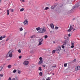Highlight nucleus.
<instances>
[{"label": "nucleus", "mask_w": 80, "mask_h": 80, "mask_svg": "<svg viewBox=\"0 0 80 80\" xmlns=\"http://www.w3.org/2000/svg\"><path fill=\"white\" fill-rule=\"evenodd\" d=\"M21 45H20V47H22V43H21Z\"/></svg>", "instance_id": "nucleus-45"}, {"label": "nucleus", "mask_w": 80, "mask_h": 80, "mask_svg": "<svg viewBox=\"0 0 80 80\" xmlns=\"http://www.w3.org/2000/svg\"><path fill=\"white\" fill-rule=\"evenodd\" d=\"M24 35H25L26 34H27V32H24Z\"/></svg>", "instance_id": "nucleus-52"}, {"label": "nucleus", "mask_w": 80, "mask_h": 80, "mask_svg": "<svg viewBox=\"0 0 80 80\" xmlns=\"http://www.w3.org/2000/svg\"><path fill=\"white\" fill-rule=\"evenodd\" d=\"M54 8V7H53V6H52L51 7V10H53V9Z\"/></svg>", "instance_id": "nucleus-33"}, {"label": "nucleus", "mask_w": 80, "mask_h": 80, "mask_svg": "<svg viewBox=\"0 0 80 80\" xmlns=\"http://www.w3.org/2000/svg\"><path fill=\"white\" fill-rule=\"evenodd\" d=\"M53 42L54 43H55V41H53Z\"/></svg>", "instance_id": "nucleus-58"}, {"label": "nucleus", "mask_w": 80, "mask_h": 80, "mask_svg": "<svg viewBox=\"0 0 80 80\" xmlns=\"http://www.w3.org/2000/svg\"><path fill=\"white\" fill-rule=\"evenodd\" d=\"M0 76H1V77H3V75L2 74H0Z\"/></svg>", "instance_id": "nucleus-44"}, {"label": "nucleus", "mask_w": 80, "mask_h": 80, "mask_svg": "<svg viewBox=\"0 0 80 80\" xmlns=\"http://www.w3.org/2000/svg\"><path fill=\"white\" fill-rule=\"evenodd\" d=\"M57 49L59 51L61 50V47H60V46H58V48Z\"/></svg>", "instance_id": "nucleus-18"}, {"label": "nucleus", "mask_w": 80, "mask_h": 80, "mask_svg": "<svg viewBox=\"0 0 80 80\" xmlns=\"http://www.w3.org/2000/svg\"><path fill=\"white\" fill-rule=\"evenodd\" d=\"M3 39V37L1 36L0 37V40H2Z\"/></svg>", "instance_id": "nucleus-30"}, {"label": "nucleus", "mask_w": 80, "mask_h": 80, "mask_svg": "<svg viewBox=\"0 0 80 80\" xmlns=\"http://www.w3.org/2000/svg\"><path fill=\"white\" fill-rule=\"evenodd\" d=\"M45 38H48V36L46 35L44 36Z\"/></svg>", "instance_id": "nucleus-27"}, {"label": "nucleus", "mask_w": 80, "mask_h": 80, "mask_svg": "<svg viewBox=\"0 0 80 80\" xmlns=\"http://www.w3.org/2000/svg\"><path fill=\"white\" fill-rule=\"evenodd\" d=\"M72 30L73 31H74V30H75L76 29L74 28H72Z\"/></svg>", "instance_id": "nucleus-48"}, {"label": "nucleus", "mask_w": 80, "mask_h": 80, "mask_svg": "<svg viewBox=\"0 0 80 80\" xmlns=\"http://www.w3.org/2000/svg\"><path fill=\"white\" fill-rule=\"evenodd\" d=\"M64 66L65 67H66L67 66V63H64Z\"/></svg>", "instance_id": "nucleus-23"}, {"label": "nucleus", "mask_w": 80, "mask_h": 80, "mask_svg": "<svg viewBox=\"0 0 80 80\" xmlns=\"http://www.w3.org/2000/svg\"><path fill=\"white\" fill-rule=\"evenodd\" d=\"M12 53H13V51L12 50H10L7 55L6 57H10V58H12V56H13Z\"/></svg>", "instance_id": "nucleus-1"}, {"label": "nucleus", "mask_w": 80, "mask_h": 80, "mask_svg": "<svg viewBox=\"0 0 80 80\" xmlns=\"http://www.w3.org/2000/svg\"><path fill=\"white\" fill-rule=\"evenodd\" d=\"M72 20H75V18H73Z\"/></svg>", "instance_id": "nucleus-51"}, {"label": "nucleus", "mask_w": 80, "mask_h": 80, "mask_svg": "<svg viewBox=\"0 0 80 80\" xmlns=\"http://www.w3.org/2000/svg\"><path fill=\"white\" fill-rule=\"evenodd\" d=\"M42 42H39V44H38V46H39L40 45H42Z\"/></svg>", "instance_id": "nucleus-21"}, {"label": "nucleus", "mask_w": 80, "mask_h": 80, "mask_svg": "<svg viewBox=\"0 0 80 80\" xmlns=\"http://www.w3.org/2000/svg\"><path fill=\"white\" fill-rule=\"evenodd\" d=\"M38 41L39 42H43V39H39L38 40Z\"/></svg>", "instance_id": "nucleus-13"}, {"label": "nucleus", "mask_w": 80, "mask_h": 80, "mask_svg": "<svg viewBox=\"0 0 80 80\" xmlns=\"http://www.w3.org/2000/svg\"><path fill=\"white\" fill-rule=\"evenodd\" d=\"M3 65H2L0 66V72L2 70V69H3Z\"/></svg>", "instance_id": "nucleus-14"}, {"label": "nucleus", "mask_w": 80, "mask_h": 80, "mask_svg": "<svg viewBox=\"0 0 80 80\" xmlns=\"http://www.w3.org/2000/svg\"><path fill=\"white\" fill-rule=\"evenodd\" d=\"M80 7L79 9H80V2L78 3V5H76L75 7L74 8L72 9H71V11L73 12V11L74 10L75 8V7Z\"/></svg>", "instance_id": "nucleus-3"}, {"label": "nucleus", "mask_w": 80, "mask_h": 80, "mask_svg": "<svg viewBox=\"0 0 80 80\" xmlns=\"http://www.w3.org/2000/svg\"><path fill=\"white\" fill-rule=\"evenodd\" d=\"M38 70H40V71H42V67H39Z\"/></svg>", "instance_id": "nucleus-22"}, {"label": "nucleus", "mask_w": 80, "mask_h": 80, "mask_svg": "<svg viewBox=\"0 0 80 80\" xmlns=\"http://www.w3.org/2000/svg\"><path fill=\"white\" fill-rule=\"evenodd\" d=\"M9 10H11V12H13V9H10Z\"/></svg>", "instance_id": "nucleus-31"}, {"label": "nucleus", "mask_w": 80, "mask_h": 80, "mask_svg": "<svg viewBox=\"0 0 80 80\" xmlns=\"http://www.w3.org/2000/svg\"><path fill=\"white\" fill-rule=\"evenodd\" d=\"M8 39H7L6 40V42H7V41H8Z\"/></svg>", "instance_id": "nucleus-56"}, {"label": "nucleus", "mask_w": 80, "mask_h": 80, "mask_svg": "<svg viewBox=\"0 0 80 80\" xmlns=\"http://www.w3.org/2000/svg\"><path fill=\"white\" fill-rule=\"evenodd\" d=\"M80 70V66H78L77 67H76L75 69V70L76 71H77V70Z\"/></svg>", "instance_id": "nucleus-9"}, {"label": "nucleus", "mask_w": 80, "mask_h": 80, "mask_svg": "<svg viewBox=\"0 0 80 80\" xmlns=\"http://www.w3.org/2000/svg\"><path fill=\"white\" fill-rule=\"evenodd\" d=\"M62 48H65V46H64L63 45H62Z\"/></svg>", "instance_id": "nucleus-41"}, {"label": "nucleus", "mask_w": 80, "mask_h": 80, "mask_svg": "<svg viewBox=\"0 0 80 80\" xmlns=\"http://www.w3.org/2000/svg\"><path fill=\"white\" fill-rule=\"evenodd\" d=\"M72 26H73V27H74V25H73Z\"/></svg>", "instance_id": "nucleus-62"}, {"label": "nucleus", "mask_w": 80, "mask_h": 80, "mask_svg": "<svg viewBox=\"0 0 80 80\" xmlns=\"http://www.w3.org/2000/svg\"><path fill=\"white\" fill-rule=\"evenodd\" d=\"M72 29H73V27L72 26H70L69 27V29L68 30V32H71V31H72Z\"/></svg>", "instance_id": "nucleus-7"}, {"label": "nucleus", "mask_w": 80, "mask_h": 80, "mask_svg": "<svg viewBox=\"0 0 80 80\" xmlns=\"http://www.w3.org/2000/svg\"><path fill=\"white\" fill-rule=\"evenodd\" d=\"M77 80H80V79H77Z\"/></svg>", "instance_id": "nucleus-61"}, {"label": "nucleus", "mask_w": 80, "mask_h": 80, "mask_svg": "<svg viewBox=\"0 0 80 80\" xmlns=\"http://www.w3.org/2000/svg\"><path fill=\"white\" fill-rule=\"evenodd\" d=\"M8 68H11L12 67V65H9L8 66Z\"/></svg>", "instance_id": "nucleus-19"}, {"label": "nucleus", "mask_w": 80, "mask_h": 80, "mask_svg": "<svg viewBox=\"0 0 80 80\" xmlns=\"http://www.w3.org/2000/svg\"><path fill=\"white\" fill-rule=\"evenodd\" d=\"M39 75L42 77V72H41L39 73Z\"/></svg>", "instance_id": "nucleus-28"}, {"label": "nucleus", "mask_w": 80, "mask_h": 80, "mask_svg": "<svg viewBox=\"0 0 80 80\" xmlns=\"http://www.w3.org/2000/svg\"><path fill=\"white\" fill-rule=\"evenodd\" d=\"M69 13V11H66L64 12V15H67L68 13Z\"/></svg>", "instance_id": "nucleus-10"}, {"label": "nucleus", "mask_w": 80, "mask_h": 80, "mask_svg": "<svg viewBox=\"0 0 80 80\" xmlns=\"http://www.w3.org/2000/svg\"><path fill=\"white\" fill-rule=\"evenodd\" d=\"M18 52H19V53H21V50H20V49H19L18 50Z\"/></svg>", "instance_id": "nucleus-39"}, {"label": "nucleus", "mask_w": 80, "mask_h": 80, "mask_svg": "<svg viewBox=\"0 0 80 80\" xmlns=\"http://www.w3.org/2000/svg\"><path fill=\"white\" fill-rule=\"evenodd\" d=\"M67 43H68V41L67 40H65L62 41V44L63 45H66Z\"/></svg>", "instance_id": "nucleus-5"}, {"label": "nucleus", "mask_w": 80, "mask_h": 80, "mask_svg": "<svg viewBox=\"0 0 80 80\" xmlns=\"http://www.w3.org/2000/svg\"><path fill=\"white\" fill-rule=\"evenodd\" d=\"M18 73L20 74V73H21V71H20V70H18Z\"/></svg>", "instance_id": "nucleus-35"}, {"label": "nucleus", "mask_w": 80, "mask_h": 80, "mask_svg": "<svg viewBox=\"0 0 80 80\" xmlns=\"http://www.w3.org/2000/svg\"><path fill=\"white\" fill-rule=\"evenodd\" d=\"M68 36L69 37H70V36H71V35H70V34H69L68 35Z\"/></svg>", "instance_id": "nucleus-47"}, {"label": "nucleus", "mask_w": 80, "mask_h": 80, "mask_svg": "<svg viewBox=\"0 0 80 80\" xmlns=\"http://www.w3.org/2000/svg\"><path fill=\"white\" fill-rule=\"evenodd\" d=\"M6 36H3V37H2V38H5Z\"/></svg>", "instance_id": "nucleus-49"}, {"label": "nucleus", "mask_w": 80, "mask_h": 80, "mask_svg": "<svg viewBox=\"0 0 80 80\" xmlns=\"http://www.w3.org/2000/svg\"><path fill=\"white\" fill-rule=\"evenodd\" d=\"M46 31V29L45 28H40V29L38 31L39 33H45Z\"/></svg>", "instance_id": "nucleus-2"}, {"label": "nucleus", "mask_w": 80, "mask_h": 80, "mask_svg": "<svg viewBox=\"0 0 80 80\" xmlns=\"http://www.w3.org/2000/svg\"><path fill=\"white\" fill-rule=\"evenodd\" d=\"M16 72H17V70L16 69H14L13 72V73H16Z\"/></svg>", "instance_id": "nucleus-25"}, {"label": "nucleus", "mask_w": 80, "mask_h": 80, "mask_svg": "<svg viewBox=\"0 0 80 80\" xmlns=\"http://www.w3.org/2000/svg\"><path fill=\"white\" fill-rule=\"evenodd\" d=\"M9 15V10L8 9L7 12V15Z\"/></svg>", "instance_id": "nucleus-20"}, {"label": "nucleus", "mask_w": 80, "mask_h": 80, "mask_svg": "<svg viewBox=\"0 0 80 80\" xmlns=\"http://www.w3.org/2000/svg\"><path fill=\"white\" fill-rule=\"evenodd\" d=\"M71 48H74V46L73 45H72L71 46Z\"/></svg>", "instance_id": "nucleus-43"}, {"label": "nucleus", "mask_w": 80, "mask_h": 80, "mask_svg": "<svg viewBox=\"0 0 80 80\" xmlns=\"http://www.w3.org/2000/svg\"><path fill=\"white\" fill-rule=\"evenodd\" d=\"M50 27L52 28H54V25L53 23H51L50 24Z\"/></svg>", "instance_id": "nucleus-12"}, {"label": "nucleus", "mask_w": 80, "mask_h": 80, "mask_svg": "<svg viewBox=\"0 0 80 80\" xmlns=\"http://www.w3.org/2000/svg\"><path fill=\"white\" fill-rule=\"evenodd\" d=\"M48 9H49V8H48V7H46L44 9V10H48Z\"/></svg>", "instance_id": "nucleus-26"}, {"label": "nucleus", "mask_w": 80, "mask_h": 80, "mask_svg": "<svg viewBox=\"0 0 80 80\" xmlns=\"http://www.w3.org/2000/svg\"><path fill=\"white\" fill-rule=\"evenodd\" d=\"M55 50H53L52 51V53H55Z\"/></svg>", "instance_id": "nucleus-38"}, {"label": "nucleus", "mask_w": 80, "mask_h": 80, "mask_svg": "<svg viewBox=\"0 0 80 80\" xmlns=\"http://www.w3.org/2000/svg\"><path fill=\"white\" fill-rule=\"evenodd\" d=\"M23 10H24V8H22L20 10V11L21 12H23Z\"/></svg>", "instance_id": "nucleus-24"}, {"label": "nucleus", "mask_w": 80, "mask_h": 80, "mask_svg": "<svg viewBox=\"0 0 80 80\" xmlns=\"http://www.w3.org/2000/svg\"><path fill=\"white\" fill-rule=\"evenodd\" d=\"M12 80H18V77L16 76L15 78H13L11 79Z\"/></svg>", "instance_id": "nucleus-11"}, {"label": "nucleus", "mask_w": 80, "mask_h": 80, "mask_svg": "<svg viewBox=\"0 0 80 80\" xmlns=\"http://www.w3.org/2000/svg\"><path fill=\"white\" fill-rule=\"evenodd\" d=\"M28 20L27 19H26L23 22L24 25H28Z\"/></svg>", "instance_id": "nucleus-6"}, {"label": "nucleus", "mask_w": 80, "mask_h": 80, "mask_svg": "<svg viewBox=\"0 0 80 80\" xmlns=\"http://www.w3.org/2000/svg\"><path fill=\"white\" fill-rule=\"evenodd\" d=\"M22 58V56H20L19 57V59H20V58Z\"/></svg>", "instance_id": "nucleus-46"}, {"label": "nucleus", "mask_w": 80, "mask_h": 80, "mask_svg": "<svg viewBox=\"0 0 80 80\" xmlns=\"http://www.w3.org/2000/svg\"><path fill=\"white\" fill-rule=\"evenodd\" d=\"M36 30H37V31H39V30H40V27H38V28H36Z\"/></svg>", "instance_id": "nucleus-16"}, {"label": "nucleus", "mask_w": 80, "mask_h": 80, "mask_svg": "<svg viewBox=\"0 0 80 80\" xmlns=\"http://www.w3.org/2000/svg\"><path fill=\"white\" fill-rule=\"evenodd\" d=\"M19 29L20 31H22V30H23V28H20Z\"/></svg>", "instance_id": "nucleus-36"}, {"label": "nucleus", "mask_w": 80, "mask_h": 80, "mask_svg": "<svg viewBox=\"0 0 80 80\" xmlns=\"http://www.w3.org/2000/svg\"><path fill=\"white\" fill-rule=\"evenodd\" d=\"M24 65H28V62L27 61H25L23 62Z\"/></svg>", "instance_id": "nucleus-8"}, {"label": "nucleus", "mask_w": 80, "mask_h": 80, "mask_svg": "<svg viewBox=\"0 0 80 80\" xmlns=\"http://www.w3.org/2000/svg\"><path fill=\"white\" fill-rule=\"evenodd\" d=\"M46 80H50V79L49 78H48Z\"/></svg>", "instance_id": "nucleus-53"}, {"label": "nucleus", "mask_w": 80, "mask_h": 80, "mask_svg": "<svg viewBox=\"0 0 80 80\" xmlns=\"http://www.w3.org/2000/svg\"><path fill=\"white\" fill-rule=\"evenodd\" d=\"M71 45H75V43L71 42Z\"/></svg>", "instance_id": "nucleus-37"}, {"label": "nucleus", "mask_w": 80, "mask_h": 80, "mask_svg": "<svg viewBox=\"0 0 80 80\" xmlns=\"http://www.w3.org/2000/svg\"><path fill=\"white\" fill-rule=\"evenodd\" d=\"M55 50L56 52L57 53H59V52H60V51L58 50V49H57Z\"/></svg>", "instance_id": "nucleus-15"}, {"label": "nucleus", "mask_w": 80, "mask_h": 80, "mask_svg": "<svg viewBox=\"0 0 80 80\" xmlns=\"http://www.w3.org/2000/svg\"><path fill=\"white\" fill-rule=\"evenodd\" d=\"M67 3L68 4H72L70 1L67 0Z\"/></svg>", "instance_id": "nucleus-17"}, {"label": "nucleus", "mask_w": 80, "mask_h": 80, "mask_svg": "<svg viewBox=\"0 0 80 80\" xmlns=\"http://www.w3.org/2000/svg\"><path fill=\"white\" fill-rule=\"evenodd\" d=\"M8 80H11V78L9 77V78H8Z\"/></svg>", "instance_id": "nucleus-50"}, {"label": "nucleus", "mask_w": 80, "mask_h": 80, "mask_svg": "<svg viewBox=\"0 0 80 80\" xmlns=\"http://www.w3.org/2000/svg\"><path fill=\"white\" fill-rule=\"evenodd\" d=\"M58 27H56L55 28V30H57V29H58Z\"/></svg>", "instance_id": "nucleus-34"}, {"label": "nucleus", "mask_w": 80, "mask_h": 80, "mask_svg": "<svg viewBox=\"0 0 80 80\" xmlns=\"http://www.w3.org/2000/svg\"><path fill=\"white\" fill-rule=\"evenodd\" d=\"M1 2H2V1H1V0H0V3Z\"/></svg>", "instance_id": "nucleus-60"}, {"label": "nucleus", "mask_w": 80, "mask_h": 80, "mask_svg": "<svg viewBox=\"0 0 80 80\" xmlns=\"http://www.w3.org/2000/svg\"><path fill=\"white\" fill-rule=\"evenodd\" d=\"M56 0V1H57L58 0Z\"/></svg>", "instance_id": "nucleus-63"}, {"label": "nucleus", "mask_w": 80, "mask_h": 80, "mask_svg": "<svg viewBox=\"0 0 80 80\" xmlns=\"http://www.w3.org/2000/svg\"><path fill=\"white\" fill-rule=\"evenodd\" d=\"M52 68H53L54 67L56 68V67H57V66H56V65H55V66H52Z\"/></svg>", "instance_id": "nucleus-40"}, {"label": "nucleus", "mask_w": 80, "mask_h": 80, "mask_svg": "<svg viewBox=\"0 0 80 80\" xmlns=\"http://www.w3.org/2000/svg\"><path fill=\"white\" fill-rule=\"evenodd\" d=\"M64 38L65 39H68V37H67V36H65L64 37Z\"/></svg>", "instance_id": "nucleus-29"}, {"label": "nucleus", "mask_w": 80, "mask_h": 80, "mask_svg": "<svg viewBox=\"0 0 80 80\" xmlns=\"http://www.w3.org/2000/svg\"><path fill=\"white\" fill-rule=\"evenodd\" d=\"M22 2H25V0H22Z\"/></svg>", "instance_id": "nucleus-55"}, {"label": "nucleus", "mask_w": 80, "mask_h": 80, "mask_svg": "<svg viewBox=\"0 0 80 80\" xmlns=\"http://www.w3.org/2000/svg\"><path fill=\"white\" fill-rule=\"evenodd\" d=\"M31 38H33V36H31Z\"/></svg>", "instance_id": "nucleus-54"}, {"label": "nucleus", "mask_w": 80, "mask_h": 80, "mask_svg": "<svg viewBox=\"0 0 80 80\" xmlns=\"http://www.w3.org/2000/svg\"><path fill=\"white\" fill-rule=\"evenodd\" d=\"M76 62V59L75 58L74 60L72 61L73 63H74V62Z\"/></svg>", "instance_id": "nucleus-32"}, {"label": "nucleus", "mask_w": 80, "mask_h": 80, "mask_svg": "<svg viewBox=\"0 0 80 80\" xmlns=\"http://www.w3.org/2000/svg\"><path fill=\"white\" fill-rule=\"evenodd\" d=\"M10 60V59H8V60Z\"/></svg>", "instance_id": "nucleus-59"}, {"label": "nucleus", "mask_w": 80, "mask_h": 80, "mask_svg": "<svg viewBox=\"0 0 80 80\" xmlns=\"http://www.w3.org/2000/svg\"><path fill=\"white\" fill-rule=\"evenodd\" d=\"M39 60H40L39 61L38 64H43V60H43V58H42V57H40L39 58Z\"/></svg>", "instance_id": "nucleus-4"}, {"label": "nucleus", "mask_w": 80, "mask_h": 80, "mask_svg": "<svg viewBox=\"0 0 80 80\" xmlns=\"http://www.w3.org/2000/svg\"><path fill=\"white\" fill-rule=\"evenodd\" d=\"M42 66L43 67H44V68L45 67V65H42Z\"/></svg>", "instance_id": "nucleus-42"}, {"label": "nucleus", "mask_w": 80, "mask_h": 80, "mask_svg": "<svg viewBox=\"0 0 80 80\" xmlns=\"http://www.w3.org/2000/svg\"><path fill=\"white\" fill-rule=\"evenodd\" d=\"M52 75H54V73H52Z\"/></svg>", "instance_id": "nucleus-57"}]
</instances>
